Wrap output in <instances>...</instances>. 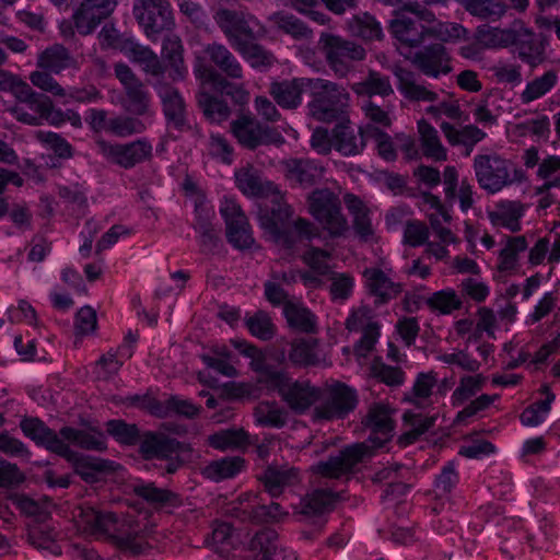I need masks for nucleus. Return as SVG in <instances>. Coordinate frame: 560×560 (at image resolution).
Here are the masks:
<instances>
[{
  "label": "nucleus",
  "instance_id": "obj_1",
  "mask_svg": "<svg viewBox=\"0 0 560 560\" xmlns=\"http://www.w3.org/2000/svg\"><path fill=\"white\" fill-rule=\"evenodd\" d=\"M363 423L371 431L368 439L371 445L358 443L347 446L337 455L318 462L312 467V471L324 478L339 479L341 476L352 472L354 467L370 453L371 448L383 447L390 440L394 421L387 406L383 404L372 405Z\"/></svg>",
  "mask_w": 560,
  "mask_h": 560
},
{
  "label": "nucleus",
  "instance_id": "obj_2",
  "mask_svg": "<svg viewBox=\"0 0 560 560\" xmlns=\"http://www.w3.org/2000/svg\"><path fill=\"white\" fill-rule=\"evenodd\" d=\"M205 54L217 67H203L200 78L203 84L221 94L230 96L235 104L243 105L248 102L249 94L242 84L231 80L243 79V68L230 49L218 43L206 46Z\"/></svg>",
  "mask_w": 560,
  "mask_h": 560
},
{
  "label": "nucleus",
  "instance_id": "obj_3",
  "mask_svg": "<svg viewBox=\"0 0 560 560\" xmlns=\"http://www.w3.org/2000/svg\"><path fill=\"white\" fill-rule=\"evenodd\" d=\"M269 197L271 198V207L260 208L259 223L277 243L290 249L298 240H312L318 236L317 228L304 218H299L293 223L295 236L288 226V221L293 214L292 208L283 200L279 189Z\"/></svg>",
  "mask_w": 560,
  "mask_h": 560
},
{
  "label": "nucleus",
  "instance_id": "obj_4",
  "mask_svg": "<svg viewBox=\"0 0 560 560\" xmlns=\"http://www.w3.org/2000/svg\"><path fill=\"white\" fill-rule=\"evenodd\" d=\"M308 114L324 122L341 120L349 104V93L341 85L322 78L310 82Z\"/></svg>",
  "mask_w": 560,
  "mask_h": 560
},
{
  "label": "nucleus",
  "instance_id": "obj_5",
  "mask_svg": "<svg viewBox=\"0 0 560 560\" xmlns=\"http://www.w3.org/2000/svg\"><path fill=\"white\" fill-rule=\"evenodd\" d=\"M317 45L327 65L339 78L346 77L353 62L361 61L366 56L360 44L332 33L323 32Z\"/></svg>",
  "mask_w": 560,
  "mask_h": 560
},
{
  "label": "nucleus",
  "instance_id": "obj_6",
  "mask_svg": "<svg viewBox=\"0 0 560 560\" xmlns=\"http://www.w3.org/2000/svg\"><path fill=\"white\" fill-rule=\"evenodd\" d=\"M213 19L234 49L265 35L264 26L249 13L219 9Z\"/></svg>",
  "mask_w": 560,
  "mask_h": 560
},
{
  "label": "nucleus",
  "instance_id": "obj_7",
  "mask_svg": "<svg viewBox=\"0 0 560 560\" xmlns=\"http://www.w3.org/2000/svg\"><path fill=\"white\" fill-rule=\"evenodd\" d=\"M310 213L330 236H341L348 230V222L341 212L339 197L328 188L315 189L307 198Z\"/></svg>",
  "mask_w": 560,
  "mask_h": 560
},
{
  "label": "nucleus",
  "instance_id": "obj_8",
  "mask_svg": "<svg viewBox=\"0 0 560 560\" xmlns=\"http://www.w3.org/2000/svg\"><path fill=\"white\" fill-rule=\"evenodd\" d=\"M319 405L314 409L315 417L323 420L343 419L359 402L357 390L349 385L335 382L320 393Z\"/></svg>",
  "mask_w": 560,
  "mask_h": 560
},
{
  "label": "nucleus",
  "instance_id": "obj_9",
  "mask_svg": "<svg viewBox=\"0 0 560 560\" xmlns=\"http://www.w3.org/2000/svg\"><path fill=\"white\" fill-rule=\"evenodd\" d=\"M184 451V444L164 432L145 431L139 441V453L147 459L166 460L165 470L174 474L182 466L183 462L178 454Z\"/></svg>",
  "mask_w": 560,
  "mask_h": 560
},
{
  "label": "nucleus",
  "instance_id": "obj_10",
  "mask_svg": "<svg viewBox=\"0 0 560 560\" xmlns=\"http://www.w3.org/2000/svg\"><path fill=\"white\" fill-rule=\"evenodd\" d=\"M133 15L145 35L153 40L174 26L168 0H135Z\"/></svg>",
  "mask_w": 560,
  "mask_h": 560
},
{
  "label": "nucleus",
  "instance_id": "obj_11",
  "mask_svg": "<svg viewBox=\"0 0 560 560\" xmlns=\"http://www.w3.org/2000/svg\"><path fill=\"white\" fill-rule=\"evenodd\" d=\"M114 71L124 88L122 107L135 116L149 115L151 112V95L144 83L126 63H116Z\"/></svg>",
  "mask_w": 560,
  "mask_h": 560
},
{
  "label": "nucleus",
  "instance_id": "obj_12",
  "mask_svg": "<svg viewBox=\"0 0 560 560\" xmlns=\"http://www.w3.org/2000/svg\"><path fill=\"white\" fill-rule=\"evenodd\" d=\"M231 131L238 143L248 150L283 142L281 133L276 128L261 124L252 115H242L233 120Z\"/></svg>",
  "mask_w": 560,
  "mask_h": 560
},
{
  "label": "nucleus",
  "instance_id": "obj_13",
  "mask_svg": "<svg viewBox=\"0 0 560 560\" xmlns=\"http://www.w3.org/2000/svg\"><path fill=\"white\" fill-rule=\"evenodd\" d=\"M509 166L510 162L495 153L478 154L474 158L476 179L490 194H495L513 183Z\"/></svg>",
  "mask_w": 560,
  "mask_h": 560
},
{
  "label": "nucleus",
  "instance_id": "obj_14",
  "mask_svg": "<svg viewBox=\"0 0 560 560\" xmlns=\"http://www.w3.org/2000/svg\"><path fill=\"white\" fill-rule=\"evenodd\" d=\"M220 213L226 225V240L237 249L250 248L254 244L252 229L241 206L225 198L220 207Z\"/></svg>",
  "mask_w": 560,
  "mask_h": 560
},
{
  "label": "nucleus",
  "instance_id": "obj_15",
  "mask_svg": "<svg viewBox=\"0 0 560 560\" xmlns=\"http://www.w3.org/2000/svg\"><path fill=\"white\" fill-rule=\"evenodd\" d=\"M97 144L107 160L127 170L142 163L152 155V145L145 138L129 143L115 144L100 140Z\"/></svg>",
  "mask_w": 560,
  "mask_h": 560
},
{
  "label": "nucleus",
  "instance_id": "obj_16",
  "mask_svg": "<svg viewBox=\"0 0 560 560\" xmlns=\"http://www.w3.org/2000/svg\"><path fill=\"white\" fill-rule=\"evenodd\" d=\"M269 392H277L282 400L298 413H303L320 397L319 388L312 386L308 382L292 381L287 372L281 376L279 384Z\"/></svg>",
  "mask_w": 560,
  "mask_h": 560
},
{
  "label": "nucleus",
  "instance_id": "obj_17",
  "mask_svg": "<svg viewBox=\"0 0 560 560\" xmlns=\"http://www.w3.org/2000/svg\"><path fill=\"white\" fill-rule=\"evenodd\" d=\"M20 428L27 438L48 451L59 456L72 455L70 446L63 442L60 434L48 428L40 419L25 417L21 420Z\"/></svg>",
  "mask_w": 560,
  "mask_h": 560
},
{
  "label": "nucleus",
  "instance_id": "obj_18",
  "mask_svg": "<svg viewBox=\"0 0 560 560\" xmlns=\"http://www.w3.org/2000/svg\"><path fill=\"white\" fill-rule=\"evenodd\" d=\"M230 512L242 522L255 524L277 521L283 514L279 503L260 504L255 494L241 497L238 502L231 508Z\"/></svg>",
  "mask_w": 560,
  "mask_h": 560
},
{
  "label": "nucleus",
  "instance_id": "obj_19",
  "mask_svg": "<svg viewBox=\"0 0 560 560\" xmlns=\"http://www.w3.org/2000/svg\"><path fill=\"white\" fill-rule=\"evenodd\" d=\"M117 5L116 0H83L73 13L75 30L81 35L91 34L107 19Z\"/></svg>",
  "mask_w": 560,
  "mask_h": 560
},
{
  "label": "nucleus",
  "instance_id": "obj_20",
  "mask_svg": "<svg viewBox=\"0 0 560 560\" xmlns=\"http://www.w3.org/2000/svg\"><path fill=\"white\" fill-rule=\"evenodd\" d=\"M266 492L271 497H280L285 488L294 487L302 481L299 468L290 465H268L257 476Z\"/></svg>",
  "mask_w": 560,
  "mask_h": 560
},
{
  "label": "nucleus",
  "instance_id": "obj_21",
  "mask_svg": "<svg viewBox=\"0 0 560 560\" xmlns=\"http://www.w3.org/2000/svg\"><path fill=\"white\" fill-rule=\"evenodd\" d=\"M346 500V492H334L330 489H315L307 493L300 503L299 514L305 517H317L315 522L323 527L325 520L323 515L329 513L338 501Z\"/></svg>",
  "mask_w": 560,
  "mask_h": 560
},
{
  "label": "nucleus",
  "instance_id": "obj_22",
  "mask_svg": "<svg viewBox=\"0 0 560 560\" xmlns=\"http://www.w3.org/2000/svg\"><path fill=\"white\" fill-rule=\"evenodd\" d=\"M163 106V113L170 124L183 131L188 128L186 118V105L179 91L170 83L158 81L154 85Z\"/></svg>",
  "mask_w": 560,
  "mask_h": 560
},
{
  "label": "nucleus",
  "instance_id": "obj_23",
  "mask_svg": "<svg viewBox=\"0 0 560 560\" xmlns=\"http://www.w3.org/2000/svg\"><path fill=\"white\" fill-rule=\"evenodd\" d=\"M388 30L394 38L407 47L420 46L431 33L430 27L418 23L416 18L406 12H395V18L390 20Z\"/></svg>",
  "mask_w": 560,
  "mask_h": 560
},
{
  "label": "nucleus",
  "instance_id": "obj_24",
  "mask_svg": "<svg viewBox=\"0 0 560 560\" xmlns=\"http://www.w3.org/2000/svg\"><path fill=\"white\" fill-rule=\"evenodd\" d=\"M412 62L424 75L432 78H439L452 71L451 57L446 48L439 43L418 50Z\"/></svg>",
  "mask_w": 560,
  "mask_h": 560
},
{
  "label": "nucleus",
  "instance_id": "obj_25",
  "mask_svg": "<svg viewBox=\"0 0 560 560\" xmlns=\"http://www.w3.org/2000/svg\"><path fill=\"white\" fill-rule=\"evenodd\" d=\"M363 277L368 292L374 298L376 306L389 303L402 292V284L393 281L381 268H365Z\"/></svg>",
  "mask_w": 560,
  "mask_h": 560
},
{
  "label": "nucleus",
  "instance_id": "obj_26",
  "mask_svg": "<svg viewBox=\"0 0 560 560\" xmlns=\"http://www.w3.org/2000/svg\"><path fill=\"white\" fill-rule=\"evenodd\" d=\"M236 187L245 195L258 198H268L277 192V185L267 180L262 172L253 164H246L234 173Z\"/></svg>",
  "mask_w": 560,
  "mask_h": 560
},
{
  "label": "nucleus",
  "instance_id": "obj_27",
  "mask_svg": "<svg viewBox=\"0 0 560 560\" xmlns=\"http://www.w3.org/2000/svg\"><path fill=\"white\" fill-rule=\"evenodd\" d=\"M368 139L366 128L355 132L349 119L342 118L332 129L334 149L343 156L360 154Z\"/></svg>",
  "mask_w": 560,
  "mask_h": 560
},
{
  "label": "nucleus",
  "instance_id": "obj_28",
  "mask_svg": "<svg viewBox=\"0 0 560 560\" xmlns=\"http://www.w3.org/2000/svg\"><path fill=\"white\" fill-rule=\"evenodd\" d=\"M308 78H296L271 82L269 94L284 109H295L302 104V94L310 89Z\"/></svg>",
  "mask_w": 560,
  "mask_h": 560
},
{
  "label": "nucleus",
  "instance_id": "obj_29",
  "mask_svg": "<svg viewBox=\"0 0 560 560\" xmlns=\"http://www.w3.org/2000/svg\"><path fill=\"white\" fill-rule=\"evenodd\" d=\"M546 47L545 38L538 37L532 30L525 27L521 28L514 51L521 61L535 69L546 61Z\"/></svg>",
  "mask_w": 560,
  "mask_h": 560
},
{
  "label": "nucleus",
  "instance_id": "obj_30",
  "mask_svg": "<svg viewBox=\"0 0 560 560\" xmlns=\"http://www.w3.org/2000/svg\"><path fill=\"white\" fill-rule=\"evenodd\" d=\"M393 74L397 79V89L409 102H435L438 94L419 83L418 77L412 71L395 66Z\"/></svg>",
  "mask_w": 560,
  "mask_h": 560
},
{
  "label": "nucleus",
  "instance_id": "obj_31",
  "mask_svg": "<svg viewBox=\"0 0 560 560\" xmlns=\"http://www.w3.org/2000/svg\"><path fill=\"white\" fill-rule=\"evenodd\" d=\"M59 434L63 442L68 441L88 451L103 452L107 448L105 434L94 427L85 429L63 427L60 429Z\"/></svg>",
  "mask_w": 560,
  "mask_h": 560
},
{
  "label": "nucleus",
  "instance_id": "obj_32",
  "mask_svg": "<svg viewBox=\"0 0 560 560\" xmlns=\"http://www.w3.org/2000/svg\"><path fill=\"white\" fill-rule=\"evenodd\" d=\"M132 492L148 504L156 508H177L182 505L179 494L168 489L159 488L153 482H138L132 486Z\"/></svg>",
  "mask_w": 560,
  "mask_h": 560
},
{
  "label": "nucleus",
  "instance_id": "obj_33",
  "mask_svg": "<svg viewBox=\"0 0 560 560\" xmlns=\"http://www.w3.org/2000/svg\"><path fill=\"white\" fill-rule=\"evenodd\" d=\"M278 549L277 532L264 528L250 539L246 557L248 560H277Z\"/></svg>",
  "mask_w": 560,
  "mask_h": 560
},
{
  "label": "nucleus",
  "instance_id": "obj_34",
  "mask_svg": "<svg viewBox=\"0 0 560 560\" xmlns=\"http://www.w3.org/2000/svg\"><path fill=\"white\" fill-rule=\"evenodd\" d=\"M71 456L62 457L73 464L75 474L86 482H96L101 472L113 469V462L90 456H81L73 450H71Z\"/></svg>",
  "mask_w": 560,
  "mask_h": 560
},
{
  "label": "nucleus",
  "instance_id": "obj_35",
  "mask_svg": "<svg viewBox=\"0 0 560 560\" xmlns=\"http://www.w3.org/2000/svg\"><path fill=\"white\" fill-rule=\"evenodd\" d=\"M323 167L311 160L294 159L285 163L287 177L302 187H310L323 176Z\"/></svg>",
  "mask_w": 560,
  "mask_h": 560
},
{
  "label": "nucleus",
  "instance_id": "obj_36",
  "mask_svg": "<svg viewBox=\"0 0 560 560\" xmlns=\"http://www.w3.org/2000/svg\"><path fill=\"white\" fill-rule=\"evenodd\" d=\"M14 96L19 103L12 107L11 113L21 122L18 108L28 115H43L47 110L49 96L35 92L26 82L21 85Z\"/></svg>",
  "mask_w": 560,
  "mask_h": 560
},
{
  "label": "nucleus",
  "instance_id": "obj_37",
  "mask_svg": "<svg viewBox=\"0 0 560 560\" xmlns=\"http://www.w3.org/2000/svg\"><path fill=\"white\" fill-rule=\"evenodd\" d=\"M347 30L352 36L364 42L382 40L384 38L381 23L368 12L353 15L347 22Z\"/></svg>",
  "mask_w": 560,
  "mask_h": 560
},
{
  "label": "nucleus",
  "instance_id": "obj_38",
  "mask_svg": "<svg viewBox=\"0 0 560 560\" xmlns=\"http://www.w3.org/2000/svg\"><path fill=\"white\" fill-rule=\"evenodd\" d=\"M441 129L450 144L466 147V155H469L475 144L486 137V132L474 125H467L462 129H457L452 124L443 121Z\"/></svg>",
  "mask_w": 560,
  "mask_h": 560
},
{
  "label": "nucleus",
  "instance_id": "obj_39",
  "mask_svg": "<svg viewBox=\"0 0 560 560\" xmlns=\"http://www.w3.org/2000/svg\"><path fill=\"white\" fill-rule=\"evenodd\" d=\"M249 359V366L257 374L256 382L260 387L269 392L275 385L279 384L285 371L275 368L258 348Z\"/></svg>",
  "mask_w": 560,
  "mask_h": 560
},
{
  "label": "nucleus",
  "instance_id": "obj_40",
  "mask_svg": "<svg viewBox=\"0 0 560 560\" xmlns=\"http://www.w3.org/2000/svg\"><path fill=\"white\" fill-rule=\"evenodd\" d=\"M346 206L353 217V230L361 241L368 242L374 234L372 222L369 215V209L360 198L354 195L345 197Z\"/></svg>",
  "mask_w": 560,
  "mask_h": 560
},
{
  "label": "nucleus",
  "instance_id": "obj_41",
  "mask_svg": "<svg viewBox=\"0 0 560 560\" xmlns=\"http://www.w3.org/2000/svg\"><path fill=\"white\" fill-rule=\"evenodd\" d=\"M558 71L555 69H550L540 77L534 78L527 82L524 91L520 94L521 103L523 105H527L538 98H541L558 84Z\"/></svg>",
  "mask_w": 560,
  "mask_h": 560
},
{
  "label": "nucleus",
  "instance_id": "obj_42",
  "mask_svg": "<svg viewBox=\"0 0 560 560\" xmlns=\"http://www.w3.org/2000/svg\"><path fill=\"white\" fill-rule=\"evenodd\" d=\"M283 314L290 327L305 334L317 331V317L305 306L288 302Z\"/></svg>",
  "mask_w": 560,
  "mask_h": 560
},
{
  "label": "nucleus",
  "instance_id": "obj_43",
  "mask_svg": "<svg viewBox=\"0 0 560 560\" xmlns=\"http://www.w3.org/2000/svg\"><path fill=\"white\" fill-rule=\"evenodd\" d=\"M352 90L358 95L368 97L373 95L386 97L394 93L389 78L374 70H371L361 82L353 84Z\"/></svg>",
  "mask_w": 560,
  "mask_h": 560
},
{
  "label": "nucleus",
  "instance_id": "obj_44",
  "mask_svg": "<svg viewBox=\"0 0 560 560\" xmlns=\"http://www.w3.org/2000/svg\"><path fill=\"white\" fill-rule=\"evenodd\" d=\"M405 425L408 428L399 438L401 445L415 443L423 433L430 430L435 422V416H423L406 411L402 417Z\"/></svg>",
  "mask_w": 560,
  "mask_h": 560
},
{
  "label": "nucleus",
  "instance_id": "obj_45",
  "mask_svg": "<svg viewBox=\"0 0 560 560\" xmlns=\"http://www.w3.org/2000/svg\"><path fill=\"white\" fill-rule=\"evenodd\" d=\"M183 45L177 35L167 34L163 38L162 56L174 71L173 79H183L187 73L183 59Z\"/></svg>",
  "mask_w": 560,
  "mask_h": 560
},
{
  "label": "nucleus",
  "instance_id": "obj_46",
  "mask_svg": "<svg viewBox=\"0 0 560 560\" xmlns=\"http://www.w3.org/2000/svg\"><path fill=\"white\" fill-rule=\"evenodd\" d=\"M422 151L424 156L435 161H445L447 159L446 150L442 145L438 131L424 119L418 122Z\"/></svg>",
  "mask_w": 560,
  "mask_h": 560
},
{
  "label": "nucleus",
  "instance_id": "obj_47",
  "mask_svg": "<svg viewBox=\"0 0 560 560\" xmlns=\"http://www.w3.org/2000/svg\"><path fill=\"white\" fill-rule=\"evenodd\" d=\"M245 460L240 456L224 457L210 462L202 470V474L214 481L233 478L244 467Z\"/></svg>",
  "mask_w": 560,
  "mask_h": 560
},
{
  "label": "nucleus",
  "instance_id": "obj_48",
  "mask_svg": "<svg viewBox=\"0 0 560 560\" xmlns=\"http://www.w3.org/2000/svg\"><path fill=\"white\" fill-rule=\"evenodd\" d=\"M74 63L67 48L61 45H55L44 50L38 58V66L54 73H60L62 70Z\"/></svg>",
  "mask_w": 560,
  "mask_h": 560
},
{
  "label": "nucleus",
  "instance_id": "obj_49",
  "mask_svg": "<svg viewBox=\"0 0 560 560\" xmlns=\"http://www.w3.org/2000/svg\"><path fill=\"white\" fill-rule=\"evenodd\" d=\"M197 100L199 108L210 122L220 124L225 121L231 115L228 104L217 96L207 92H200Z\"/></svg>",
  "mask_w": 560,
  "mask_h": 560
},
{
  "label": "nucleus",
  "instance_id": "obj_50",
  "mask_svg": "<svg viewBox=\"0 0 560 560\" xmlns=\"http://www.w3.org/2000/svg\"><path fill=\"white\" fill-rule=\"evenodd\" d=\"M503 0H467L465 10L482 20L498 21L508 11Z\"/></svg>",
  "mask_w": 560,
  "mask_h": 560
},
{
  "label": "nucleus",
  "instance_id": "obj_51",
  "mask_svg": "<svg viewBox=\"0 0 560 560\" xmlns=\"http://www.w3.org/2000/svg\"><path fill=\"white\" fill-rule=\"evenodd\" d=\"M106 432L116 442L126 446L139 444L142 433L135 423H127L121 419L108 420L105 423Z\"/></svg>",
  "mask_w": 560,
  "mask_h": 560
},
{
  "label": "nucleus",
  "instance_id": "obj_52",
  "mask_svg": "<svg viewBox=\"0 0 560 560\" xmlns=\"http://www.w3.org/2000/svg\"><path fill=\"white\" fill-rule=\"evenodd\" d=\"M256 40L257 39H249L235 50H237L253 68L259 70L269 69L276 62V57L264 46L257 44Z\"/></svg>",
  "mask_w": 560,
  "mask_h": 560
},
{
  "label": "nucleus",
  "instance_id": "obj_53",
  "mask_svg": "<svg viewBox=\"0 0 560 560\" xmlns=\"http://www.w3.org/2000/svg\"><path fill=\"white\" fill-rule=\"evenodd\" d=\"M289 359L296 365H317L320 362L316 339L294 341L289 352Z\"/></svg>",
  "mask_w": 560,
  "mask_h": 560
},
{
  "label": "nucleus",
  "instance_id": "obj_54",
  "mask_svg": "<svg viewBox=\"0 0 560 560\" xmlns=\"http://www.w3.org/2000/svg\"><path fill=\"white\" fill-rule=\"evenodd\" d=\"M270 20L279 30L291 35L295 39L308 38L312 34V31L305 25V23L292 14L277 12L270 18Z\"/></svg>",
  "mask_w": 560,
  "mask_h": 560
},
{
  "label": "nucleus",
  "instance_id": "obj_55",
  "mask_svg": "<svg viewBox=\"0 0 560 560\" xmlns=\"http://www.w3.org/2000/svg\"><path fill=\"white\" fill-rule=\"evenodd\" d=\"M233 529L232 525L226 522H215L212 526L211 534L207 537V545L215 552L225 556L232 546Z\"/></svg>",
  "mask_w": 560,
  "mask_h": 560
},
{
  "label": "nucleus",
  "instance_id": "obj_56",
  "mask_svg": "<svg viewBox=\"0 0 560 560\" xmlns=\"http://www.w3.org/2000/svg\"><path fill=\"white\" fill-rule=\"evenodd\" d=\"M245 325L249 332L260 340H270L276 335V326L265 311H257L255 314L247 316Z\"/></svg>",
  "mask_w": 560,
  "mask_h": 560
},
{
  "label": "nucleus",
  "instance_id": "obj_57",
  "mask_svg": "<svg viewBox=\"0 0 560 560\" xmlns=\"http://www.w3.org/2000/svg\"><path fill=\"white\" fill-rule=\"evenodd\" d=\"M145 129V122L135 116H116L109 119L108 125V132L119 138L142 133Z\"/></svg>",
  "mask_w": 560,
  "mask_h": 560
},
{
  "label": "nucleus",
  "instance_id": "obj_58",
  "mask_svg": "<svg viewBox=\"0 0 560 560\" xmlns=\"http://www.w3.org/2000/svg\"><path fill=\"white\" fill-rule=\"evenodd\" d=\"M254 415L257 422L265 427L282 428L287 422V412L269 402H260Z\"/></svg>",
  "mask_w": 560,
  "mask_h": 560
},
{
  "label": "nucleus",
  "instance_id": "obj_59",
  "mask_svg": "<svg viewBox=\"0 0 560 560\" xmlns=\"http://www.w3.org/2000/svg\"><path fill=\"white\" fill-rule=\"evenodd\" d=\"M527 247L525 236L510 237L506 246L499 255V269L501 271L513 270L517 264V254L524 252Z\"/></svg>",
  "mask_w": 560,
  "mask_h": 560
},
{
  "label": "nucleus",
  "instance_id": "obj_60",
  "mask_svg": "<svg viewBox=\"0 0 560 560\" xmlns=\"http://www.w3.org/2000/svg\"><path fill=\"white\" fill-rule=\"evenodd\" d=\"M248 434L243 429L224 430L210 436V444L214 448H238L247 443Z\"/></svg>",
  "mask_w": 560,
  "mask_h": 560
},
{
  "label": "nucleus",
  "instance_id": "obj_61",
  "mask_svg": "<svg viewBox=\"0 0 560 560\" xmlns=\"http://www.w3.org/2000/svg\"><path fill=\"white\" fill-rule=\"evenodd\" d=\"M427 304L433 311L436 310L442 314H450L462 307V300L457 296L454 290H441L434 292L427 300Z\"/></svg>",
  "mask_w": 560,
  "mask_h": 560
},
{
  "label": "nucleus",
  "instance_id": "obj_62",
  "mask_svg": "<svg viewBox=\"0 0 560 560\" xmlns=\"http://www.w3.org/2000/svg\"><path fill=\"white\" fill-rule=\"evenodd\" d=\"M27 540L38 549L48 550L55 556L61 555V548L55 542V534L50 528L35 527L30 529Z\"/></svg>",
  "mask_w": 560,
  "mask_h": 560
},
{
  "label": "nucleus",
  "instance_id": "obj_63",
  "mask_svg": "<svg viewBox=\"0 0 560 560\" xmlns=\"http://www.w3.org/2000/svg\"><path fill=\"white\" fill-rule=\"evenodd\" d=\"M18 113L22 122L31 126H39L44 120L55 126H59L65 122V112L61 109H55L50 97H48L47 110H45L43 115H28L19 108Z\"/></svg>",
  "mask_w": 560,
  "mask_h": 560
},
{
  "label": "nucleus",
  "instance_id": "obj_64",
  "mask_svg": "<svg viewBox=\"0 0 560 560\" xmlns=\"http://www.w3.org/2000/svg\"><path fill=\"white\" fill-rule=\"evenodd\" d=\"M500 212L497 214L500 224L512 232L520 231V218L523 214L522 205L515 201H505L499 205Z\"/></svg>",
  "mask_w": 560,
  "mask_h": 560
}]
</instances>
